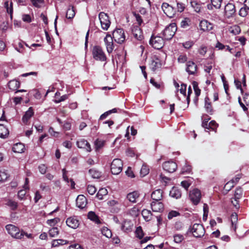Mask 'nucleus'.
<instances>
[{
	"label": "nucleus",
	"mask_w": 249,
	"mask_h": 249,
	"mask_svg": "<svg viewBox=\"0 0 249 249\" xmlns=\"http://www.w3.org/2000/svg\"><path fill=\"white\" fill-rule=\"evenodd\" d=\"M195 42L193 40H189L182 43V46L187 49H190L194 44Z\"/></svg>",
	"instance_id": "57"
},
{
	"label": "nucleus",
	"mask_w": 249,
	"mask_h": 249,
	"mask_svg": "<svg viewBox=\"0 0 249 249\" xmlns=\"http://www.w3.org/2000/svg\"><path fill=\"white\" fill-rule=\"evenodd\" d=\"M59 231L57 227H53L49 230L48 233L50 237H55L59 234Z\"/></svg>",
	"instance_id": "44"
},
{
	"label": "nucleus",
	"mask_w": 249,
	"mask_h": 249,
	"mask_svg": "<svg viewBox=\"0 0 249 249\" xmlns=\"http://www.w3.org/2000/svg\"><path fill=\"white\" fill-rule=\"evenodd\" d=\"M177 10L178 12H182L185 9V5L182 2H177Z\"/></svg>",
	"instance_id": "62"
},
{
	"label": "nucleus",
	"mask_w": 249,
	"mask_h": 249,
	"mask_svg": "<svg viewBox=\"0 0 249 249\" xmlns=\"http://www.w3.org/2000/svg\"><path fill=\"white\" fill-rule=\"evenodd\" d=\"M9 177V175L4 169H0V182L5 181Z\"/></svg>",
	"instance_id": "43"
},
{
	"label": "nucleus",
	"mask_w": 249,
	"mask_h": 249,
	"mask_svg": "<svg viewBox=\"0 0 249 249\" xmlns=\"http://www.w3.org/2000/svg\"><path fill=\"white\" fill-rule=\"evenodd\" d=\"M192 171V167L191 165L185 163L181 170V173L184 174L185 173H190Z\"/></svg>",
	"instance_id": "52"
},
{
	"label": "nucleus",
	"mask_w": 249,
	"mask_h": 249,
	"mask_svg": "<svg viewBox=\"0 0 249 249\" xmlns=\"http://www.w3.org/2000/svg\"><path fill=\"white\" fill-rule=\"evenodd\" d=\"M123 164L119 159H114L110 165L111 172L114 175H118L122 171Z\"/></svg>",
	"instance_id": "6"
},
{
	"label": "nucleus",
	"mask_w": 249,
	"mask_h": 249,
	"mask_svg": "<svg viewBox=\"0 0 249 249\" xmlns=\"http://www.w3.org/2000/svg\"><path fill=\"white\" fill-rule=\"evenodd\" d=\"M60 221V219L58 217H55L53 219H49L47 221V224L50 226H54L57 223Z\"/></svg>",
	"instance_id": "53"
},
{
	"label": "nucleus",
	"mask_w": 249,
	"mask_h": 249,
	"mask_svg": "<svg viewBox=\"0 0 249 249\" xmlns=\"http://www.w3.org/2000/svg\"><path fill=\"white\" fill-rule=\"evenodd\" d=\"M23 45H24V43L23 42H22L21 41H19L18 43V45L15 47V49L18 52H19L20 53H23Z\"/></svg>",
	"instance_id": "58"
},
{
	"label": "nucleus",
	"mask_w": 249,
	"mask_h": 249,
	"mask_svg": "<svg viewBox=\"0 0 249 249\" xmlns=\"http://www.w3.org/2000/svg\"><path fill=\"white\" fill-rule=\"evenodd\" d=\"M162 167L163 169L167 172L173 173L177 169V164L173 161H167L163 163Z\"/></svg>",
	"instance_id": "13"
},
{
	"label": "nucleus",
	"mask_w": 249,
	"mask_h": 249,
	"mask_svg": "<svg viewBox=\"0 0 249 249\" xmlns=\"http://www.w3.org/2000/svg\"><path fill=\"white\" fill-rule=\"evenodd\" d=\"M76 145L79 148L85 149L87 152H90L91 148L88 141L84 139L79 140L76 142Z\"/></svg>",
	"instance_id": "16"
},
{
	"label": "nucleus",
	"mask_w": 249,
	"mask_h": 249,
	"mask_svg": "<svg viewBox=\"0 0 249 249\" xmlns=\"http://www.w3.org/2000/svg\"><path fill=\"white\" fill-rule=\"evenodd\" d=\"M205 108L206 111L212 114L213 112V109L211 105V104L210 102V99L208 97H205Z\"/></svg>",
	"instance_id": "36"
},
{
	"label": "nucleus",
	"mask_w": 249,
	"mask_h": 249,
	"mask_svg": "<svg viewBox=\"0 0 249 249\" xmlns=\"http://www.w3.org/2000/svg\"><path fill=\"white\" fill-rule=\"evenodd\" d=\"M133 224L130 221H124L122 224L121 229L124 232H129L131 231Z\"/></svg>",
	"instance_id": "29"
},
{
	"label": "nucleus",
	"mask_w": 249,
	"mask_h": 249,
	"mask_svg": "<svg viewBox=\"0 0 249 249\" xmlns=\"http://www.w3.org/2000/svg\"><path fill=\"white\" fill-rule=\"evenodd\" d=\"M5 229L13 238L16 239H23V232H21V230L18 227L13 224H8L5 226Z\"/></svg>",
	"instance_id": "1"
},
{
	"label": "nucleus",
	"mask_w": 249,
	"mask_h": 249,
	"mask_svg": "<svg viewBox=\"0 0 249 249\" xmlns=\"http://www.w3.org/2000/svg\"><path fill=\"white\" fill-rule=\"evenodd\" d=\"M148 173H149V169H148L147 166L145 165H142L141 168V171H140L141 175L142 176L144 177L145 175H146L147 174H148Z\"/></svg>",
	"instance_id": "59"
},
{
	"label": "nucleus",
	"mask_w": 249,
	"mask_h": 249,
	"mask_svg": "<svg viewBox=\"0 0 249 249\" xmlns=\"http://www.w3.org/2000/svg\"><path fill=\"white\" fill-rule=\"evenodd\" d=\"M230 32L234 35L239 34L241 32L240 27L237 25H234L231 27Z\"/></svg>",
	"instance_id": "50"
},
{
	"label": "nucleus",
	"mask_w": 249,
	"mask_h": 249,
	"mask_svg": "<svg viewBox=\"0 0 249 249\" xmlns=\"http://www.w3.org/2000/svg\"><path fill=\"white\" fill-rule=\"evenodd\" d=\"M161 64L160 60L156 56L154 55L151 58V62L150 63V68L154 71L157 69L161 67Z\"/></svg>",
	"instance_id": "18"
},
{
	"label": "nucleus",
	"mask_w": 249,
	"mask_h": 249,
	"mask_svg": "<svg viewBox=\"0 0 249 249\" xmlns=\"http://www.w3.org/2000/svg\"><path fill=\"white\" fill-rule=\"evenodd\" d=\"M189 197L192 203L196 205L199 202L201 197L200 191L197 189H194L190 191L189 194Z\"/></svg>",
	"instance_id": "9"
},
{
	"label": "nucleus",
	"mask_w": 249,
	"mask_h": 249,
	"mask_svg": "<svg viewBox=\"0 0 249 249\" xmlns=\"http://www.w3.org/2000/svg\"><path fill=\"white\" fill-rule=\"evenodd\" d=\"M6 205L12 211H15L18 207V202L11 199H8L7 200Z\"/></svg>",
	"instance_id": "37"
},
{
	"label": "nucleus",
	"mask_w": 249,
	"mask_h": 249,
	"mask_svg": "<svg viewBox=\"0 0 249 249\" xmlns=\"http://www.w3.org/2000/svg\"><path fill=\"white\" fill-rule=\"evenodd\" d=\"M76 204L77 207L80 209H83L86 207L87 204V200L86 197L82 195H79L76 200Z\"/></svg>",
	"instance_id": "19"
},
{
	"label": "nucleus",
	"mask_w": 249,
	"mask_h": 249,
	"mask_svg": "<svg viewBox=\"0 0 249 249\" xmlns=\"http://www.w3.org/2000/svg\"><path fill=\"white\" fill-rule=\"evenodd\" d=\"M135 234L136 236L140 239H142L143 238L144 236V233L142 230V228L141 226L137 228L135 231Z\"/></svg>",
	"instance_id": "48"
},
{
	"label": "nucleus",
	"mask_w": 249,
	"mask_h": 249,
	"mask_svg": "<svg viewBox=\"0 0 249 249\" xmlns=\"http://www.w3.org/2000/svg\"><path fill=\"white\" fill-rule=\"evenodd\" d=\"M93 57L94 59L100 61H105L107 57L102 48L99 46H95L92 50Z\"/></svg>",
	"instance_id": "3"
},
{
	"label": "nucleus",
	"mask_w": 249,
	"mask_h": 249,
	"mask_svg": "<svg viewBox=\"0 0 249 249\" xmlns=\"http://www.w3.org/2000/svg\"><path fill=\"white\" fill-rule=\"evenodd\" d=\"M107 51L108 53H111L114 48L113 44V38L110 34H107L106 37L104 39Z\"/></svg>",
	"instance_id": "12"
},
{
	"label": "nucleus",
	"mask_w": 249,
	"mask_h": 249,
	"mask_svg": "<svg viewBox=\"0 0 249 249\" xmlns=\"http://www.w3.org/2000/svg\"><path fill=\"white\" fill-rule=\"evenodd\" d=\"M186 66V71L189 75H194L196 73L197 67L194 61H189L187 62Z\"/></svg>",
	"instance_id": "14"
},
{
	"label": "nucleus",
	"mask_w": 249,
	"mask_h": 249,
	"mask_svg": "<svg viewBox=\"0 0 249 249\" xmlns=\"http://www.w3.org/2000/svg\"><path fill=\"white\" fill-rule=\"evenodd\" d=\"M4 7L6 9L7 12L10 15L11 18H12L13 12L12 2L11 1L10 5H9L8 1H5L4 3Z\"/></svg>",
	"instance_id": "42"
},
{
	"label": "nucleus",
	"mask_w": 249,
	"mask_h": 249,
	"mask_svg": "<svg viewBox=\"0 0 249 249\" xmlns=\"http://www.w3.org/2000/svg\"><path fill=\"white\" fill-rule=\"evenodd\" d=\"M207 51V47L204 45L201 46L198 51L199 53L202 56H204L206 54Z\"/></svg>",
	"instance_id": "61"
},
{
	"label": "nucleus",
	"mask_w": 249,
	"mask_h": 249,
	"mask_svg": "<svg viewBox=\"0 0 249 249\" xmlns=\"http://www.w3.org/2000/svg\"><path fill=\"white\" fill-rule=\"evenodd\" d=\"M69 241L63 239H56L53 240L51 243V246L52 248L58 247L60 246L68 244Z\"/></svg>",
	"instance_id": "30"
},
{
	"label": "nucleus",
	"mask_w": 249,
	"mask_h": 249,
	"mask_svg": "<svg viewBox=\"0 0 249 249\" xmlns=\"http://www.w3.org/2000/svg\"><path fill=\"white\" fill-rule=\"evenodd\" d=\"M151 207L153 212H161L164 210L163 204L159 201H153L151 203Z\"/></svg>",
	"instance_id": "20"
},
{
	"label": "nucleus",
	"mask_w": 249,
	"mask_h": 249,
	"mask_svg": "<svg viewBox=\"0 0 249 249\" xmlns=\"http://www.w3.org/2000/svg\"><path fill=\"white\" fill-rule=\"evenodd\" d=\"M25 146L23 144L18 142L15 144L13 147L12 150L15 153H21L24 152Z\"/></svg>",
	"instance_id": "31"
},
{
	"label": "nucleus",
	"mask_w": 249,
	"mask_h": 249,
	"mask_svg": "<svg viewBox=\"0 0 249 249\" xmlns=\"http://www.w3.org/2000/svg\"><path fill=\"white\" fill-rule=\"evenodd\" d=\"M177 27L176 23H172L166 27L162 32L163 37L164 39L170 40L174 36L177 31Z\"/></svg>",
	"instance_id": "2"
},
{
	"label": "nucleus",
	"mask_w": 249,
	"mask_h": 249,
	"mask_svg": "<svg viewBox=\"0 0 249 249\" xmlns=\"http://www.w3.org/2000/svg\"><path fill=\"white\" fill-rule=\"evenodd\" d=\"M104 141L101 140L97 139L95 142V145L96 149H100L104 145Z\"/></svg>",
	"instance_id": "60"
},
{
	"label": "nucleus",
	"mask_w": 249,
	"mask_h": 249,
	"mask_svg": "<svg viewBox=\"0 0 249 249\" xmlns=\"http://www.w3.org/2000/svg\"><path fill=\"white\" fill-rule=\"evenodd\" d=\"M192 86L193 87L196 96L198 97L201 93V90L199 89L198 84L196 81H193L192 82Z\"/></svg>",
	"instance_id": "49"
},
{
	"label": "nucleus",
	"mask_w": 249,
	"mask_h": 249,
	"mask_svg": "<svg viewBox=\"0 0 249 249\" xmlns=\"http://www.w3.org/2000/svg\"><path fill=\"white\" fill-rule=\"evenodd\" d=\"M66 224L69 227L75 229L79 226V220L75 217H70L67 218Z\"/></svg>",
	"instance_id": "21"
},
{
	"label": "nucleus",
	"mask_w": 249,
	"mask_h": 249,
	"mask_svg": "<svg viewBox=\"0 0 249 249\" xmlns=\"http://www.w3.org/2000/svg\"><path fill=\"white\" fill-rule=\"evenodd\" d=\"M235 185L234 180L231 179L228 181L224 186V190L227 193L230 191Z\"/></svg>",
	"instance_id": "41"
},
{
	"label": "nucleus",
	"mask_w": 249,
	"mask_h": 249,
	"mask_svg": "<svg viewBox=\"0 0 249 249\" xmlns=\"http://www.w3.org/2000/svg\"><path fill=\"white\" fill-rule=\"evenodd\" d=\"M180 215V213L177 211H171L168 214V218L171 219L174 217Z\"/></svg>",
	"instance_id": "54"
},
{
	"label": "nucleus",
	"mask_w": 249,
	"mask_h": 249,
	"mask_svg": "<svg viewBox=\"0 0 249 249\" xmlns=\"http://www.w3.org/2000/svg\"><path fill=\"white\" fill-rule=\"evenodd\" d=\"M200 29L203 31H209L213 29L212 24L206 20H203L200 21L199 24Z\"/></svg>",
	"instance_id": "24"
},
{
	"label": "nucleus",
	"mask_w": 249,
	"mask_h": 249,
	"mask_svg": "<svg viewBox=\"0 0 249 249\" xmlns=\"http://www.w3.org/2000/svg\"><path fill=\"white\" fill-rule=\"evenodd\" d=\"M101 232L103 235L107 238H110L112 236L111 231L107 227L103 228L101 230Z\"/></svg>",
	"instance_id": "46"
},
{
	"label": "nucleus",
	"mask_w": 249,
	"mask_h": 249,
	"mask_svg": "<svg viewBox=\"0 0 249 249\" xmlns=\"http://www.w3.org/2000/svg\"><path fill=\"white\" fill-rule=\"evenodd\" d=\"M87 190L88 193L90 195H94L96 192V189L95 186L91 185H89L87 186Z\"/></svg>",
	"instance_id": "55"
},
{
	"label": "nucleus",
	"mask_w": 249,
	"mask_h": 249,
	"mask_svg": "<svg viewBox=\"0 0 249 249\" xmlns=\"http://www.w3.org/2000/svg\"><path fill=\"white\" fill-rule=\"evenodd\" d=\"M243 195V190L242 189L238 187L236 189L234 193V201H236V204L234 203V206L235 207L238 208L239 207L238 203V200L240 199Z\"/></svg>",
	"instance_id": "23"
},
{
	"label": "nucleus",
	"mask_w": 249,
	"mask_h": 249,
	"mask_svg": "<svg viewBox=\"0 0 249 249\" xmlns=\"http://www.w3.org/2000/svg\"><path fill=\"white\" fill-rule=\"evenodd\" d=\"M236 12L235 5L232 3H228L224 8V16L229 18L233 16Z\"/></svg>",
	"instance_id": "11"
},
{
	"label": "nucleus",
	"mask_w": 249,
	"mask_h": 249,
	"mask_svg": "<svg viewBox=\"0 0 249 249\" xmlns=\"http://www.w3.org/2000/svg\"><path fill=\"white\" fill-rule=\"evenodd\" d=\"M191 5L194 10L197 12L199 13L201 11V4L197 2L196 1H192L191 2Z\"/></svg>",
	"instance_id": "45"
},
{
	"label": "nucleus",
	"mask_w": 249,
	"mask_h": 249,
	"mask_svg": "<svg viewBox=\"0 0 249 249\" xmlns=\"http://www.w3.org/2000/svg\"><path fill=\"white\" fill-rule=\"evenodd\" d=\"M20 83L18 81L16 80H11L8 83V87L12 90H16L19 87Z\"/></svg>",
	"instance_id": "34"
},
{
	"label": "nucleus",
	"mask_w": 249,
	"mask_h": 249,
	"mask_svg": "<svg viewBox=\"0 0 249 249\" xmlns=\"http://www.w3.org/2000/svg\"><path fill=\"white\" fill-rule=\"evenodd\" d=\"M164 38L160 36H152L150 40V44L156 49H160L164 45Z\"/></svg>",
	"instance_id": "7"
},
{
	"label": "nucleus",
	"mask_w": 249,
	"mask_h": 249,
	"mask_svg": "<svg viewBox=\"0 0 249 249\" xmlns=\"http://www.w3.org/2000/svg\"><path fill=\"white\" fill-rule=\"evenodd\" d=\"M88 218L90 220L95 222L96 223H99L100 220L98 216L93 212L90 211L88 214Z\"/></svg>",
	"instance_id": "40"
},
{
	"label": "nucleus",
	"mask_w": 249,
	"mask_h": 249,
	"mask_svg": "<svg viewBox=\"0 0 249 249\" xmlns=\"http://www.w3.org/2000/svg\"><path fill=\"white\" fill-rule=\"evenodd\" d=\"M132 33L134 38L138 40H142L143 38L142 31L139 26H133L132 27Z\"/></svg>",
	"instance_id": "17"
},
{
	"label": "nucleus",
	"mask_w": 249,
	"mask_h": 249,
	"mask_svg": "<svg viewBox=\"0 0 249 249\" xmlns=\"http://www.w3.org/2000/svg\"><path fill=\"white\" fill-rule=\"evenodd\" d=\"M178 60L179 63H183L187 61V57L185 54H181L178 57Z\"/></svg>",
	"instance_id": "64"
},
{
	"label": "nucleus",
	"mask_w": 249,
	"mask_h": 249,
	"mask_svg": "<svg viewBox=\"0 0 249 249\" xmlns=\"http://www.w3.org/2000/svg\"><path fill=\"white\" fill-rule=\"evenodd\" d=\"M9 134L8 129L3 124H0V137L5 139L8 137Z\"/></svg>",
	"instance_id": "32"
},
{
	"label": "nucleus",
	"mask_w": 249,
	"mask_h": 249,
	"mask_svg": "<svg viewBox=\"0 0 249 249\" xmlns=\"http://www.w3.org/2000/svg\"><path fill=\"white\" fill-rule=\"evenodd\" d=\"M142 214L144 219L146 221H149L151 220L152 213L150 211L144 209L142 211Z\"/></svg>",
	"instance_id": "38"
},
{
	"label": "nucleus",
	"mask_w": 249,
	"mask_h": 249,
	"mask_svg": "<svg viewBox=\"0 0 249 249\" xmlns=\"http://www.w3.org/2000/svg\"><path fill=\"white\" fill-rule=\"evenodd\" d=\"M29 181V179L28 178H26L25 180V183L23 186L24 190H19L18 193V198L20 200H24L25 199V195L26 194V191L25 190H29V187L28 186Z\"/></svg>",
	"instance_id": "15"
},
{
	"label": "nucleus",
	"mask_w": 249,
	"mask_h": 249,
	"mask_svg": "<svg viewBox=\"0 0 249 249\" xmlns=\"http://www.w3.org/2000/svg\"><path fill=\"white\" fill-rule=\"evenodd\" d=\"M34 112L32 107H30L28 110L26 111L25 114L23 115L22 120L25 124H27L30 119L33 116Z\"/></svg>",
	"instance_id": "25"
},
{
	"label": "nucleus",
	"mask_w": 249,
	"mask_h": 249,
	"mask_svg": "<svg viewBox=\"0 0 249 249\" xmlns=\"http://www.w3.org/2000/svg\"><path fill=\"white\" fill-rule=\"evenodd\" d=\"M75 16V12L73 8H69L66 12V18L69 19L73 18Z\"/></svg>",
	"instance_id": "51"
},
{
	"label": "nucleus",
	"mask_w": 249,
	"mask_h": 249,
	"mask_svg": "<svg viewBox=\"0 0 249 249\" xmlns=\"http://www.w3.org/2000/svg\"><path fill=\"white\" fill-rule=\"evenodd\" d=\"M112 36L115 42L119 44L123 43L125 40V36L124 30L117 28L112 33Z\"/></svg>",
	"instance_id": "5"
},
{
	"label": "nucleus",
	"mask_w": 249,
	"mask_h": 249,
	"mask_svg": "<svg viewBox=\"0 0 249 249\" xmlns=\"http://www.w3.org/2000/svg\"><path fill=\"white\" fill-rule=\"evenodd\" d=\"M184 239V237L181 234H175L174 236V240L176 243H180Z\"/></svg>",
	"instance_id": "56"
},
{
	"label": "nucleus",
	"mask_w": 249,
	"mask_h": 249,
	"mask_svg": "<svg viewBox=\"0 0 249 249\" xmlns=\"http://www.w3.org/2000/svg\"><path fill=\"white\" fill-rule=\"evenodd\" d=\"M161 8L166 15L170 18H173L176 14V10L166 2L162 4Z\"/></svg>",
	"instance_id": "10"
},
{
	"label": "nucleus",
	"mask_w": 249,
	"mask_h": 249,
	"mask_svg": "<svg viewBox=\"0 0 249 249\" xmlns=\"http://www.w3.org/2000/svg\"><path fill=\"white\" fill-rule=\"evenodd\" d=\"M163 191L161 189H157L153 191L151 194V198L153 201H159L162 198Z\"/></svg>",
	"instance_id": "26"
},
{
	"label": "nucleus",
	"mask_w": 249,
	"mask_h": 249,
	"mask_svg": "<svg viewBox=\"0 0 249 249\" xmlns=\"http://www.w3.org/2000/svg\"><path fill=\"white\" fill-rule=\"evenodd\" d=\"M89 173L94 178H99L101 177V173L99 171L93 169H89Z\"/></svg>",
	"instance_id": "47"
},
{
	"label": "nucleus",
	"mask_w": 249,
	"mask_h": 249,
	"mask_svg": "<svg viewBox=\"0 0 249 249\" xmlns=\"http://www.w3.org/2000/svg\"><path fill=\"white\" fill-rule=\"evenodd\" d=\"M98 18L102 29L104 31H107L111 24V21L108 16L104 12H100L99 14Z\"/></svg>",
	"instance_id": "4"
},
{
	"label": "nucleus",
	"mask_w": 249,
	"mask_h": 249,
	"mask_svg": "<svg viewBox=\"0 0 249 249\" xmlns=\"http://www.w3.org/2000/svg\"><path fill=\"white\" fill-rule=\"evenodd\" d=\"M169 195L173 198L178 199L181 196V192L178 187H173L170 191Z\"/></svg>",
	"instance_id": "27"
},
{
	"label": "nucleus",
	"mask_w": 249,
	"mask_h": 249,
	"mask_svg": "<svg viewBox=\"0 0 249 249\" xmlns=\"http://www.w3.org/2000/svg\"><path fill=\"white\" fill-rule=\"evenodd\" d=\"M222 0H211V3L207 5L209 10H213V8L219 9L221 7Z\"/></svg>",
	"instance_id": "28"
},
{
	"label": "nucleus",
	"mask_w": 249,
	"mask_h": 249,
	"mask_svg": "<svg viewBox=\"0 0 249 249\" xmlns=\"http://www.w3.org/2000/svg\"><path fill=\"white\" fill-rule=\"evenodd\" d=\"M139 196V194L137 191H134L133 192L129 193L127 195V198L128 200L133 203L136 202V199Z\"/></svg>",
	"instance_id": "35"
},
{
	"label": "nucleus",
	"mask_w": 249,
	"mask_h": 249,
	"mask_svg": "<svg viewBox=\"0 0 249 249\" xmlns=\"http://www.w3.org/2000/svg\"><path fill=\"white\" fill-rule=\"evenodd\" d=\"M249 12V0H245L244 6L240 9L239 15L242 17H246Z\"/></svg>",
	"instance_id": "22"
},
{
	"label": "nucleus",
	"mask_w": 249,
	"mask_h": 249,
	"mask_svg": "<svg viewBox=\"0 0 249 249\" xmlns=\"http://www.w3.org/2000/svg\"><path fill=\"white\" fill-rule=\"evenodd\" d=\"M191 232L196 237H201L204 235L205 230L202 225L195 224L191 229Z\"/></svg>",
	"instance_id": "8"
},
{
	"label": "nucleus",
	"mask_w": 249,
	"mask_h": 249,
	"mask_svg": "<svg viewBox=\"0 0 249 249\" xmlns=\"http://www.w3.org/2000/svg\"><path fill=\"white\" fill-rule=\"evenodd\" d=\"M218 124L214 121H212L209 123V127L213 130H215Z\"/></svg>",
	"instance_id": "63"
},
{
	"label": "nucleus",
	"mask_w": 249,
	"mask_h": 249,
	"mask_svg": "<svg viewBox=\"0 0 249 249\" xmlns=\"http://www.w3.org/2000/svg\"><path fill=\"white\" fill-rule=\"evenodd\" d=\"M231 228L234 231H236L237 229V223L238 221V215L236 213H234L231 214Z\"/></svg>",
	"instance_id": "33"
},
{
	"label": "nucleus",
	"mask_w": 249,
	"mask_h": 249,
	"mask_svg": "<svg viewBox=\"0 0 249 249\" xmlns=\"http://www.w3.org/2000/svg\"><path fill=\"white\" fill-rule=\"evenodd\" d=\"M108 192L107 190L105 188H101L98 191L96 197L99 200H102L104 198V196H106L107 195Z\"/></svg>",
	"instance_id": "39"
}]
</instances>
